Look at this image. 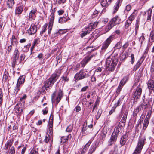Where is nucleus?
Segmentation results:
<instances>
[{"mask_svg": "<svg viewBox=\"0 0 154 154\" xmlns=\"http://www.w3.org/2000/svg\"><path fill=\"white\" fill-rule=\"evenodd\" d=\"M118 61V59L115 57L110 56L108 57L106 61V70L111 71H114Z\"/></svg>", "mask_w": 154, "mask_h": 154, "instance_id": "obj_1", "label": "nucleus"}, {"mask_svg": "<svg viewBox=\"0 0 154 154\" xmlns=\"http://www.w3.org/2000/svg\"><path fill=\"white\" fill-rule=\"evenodd\" d=\"M145 139L140 138L139 140L137 145L133 154H140L144 146Z\"/></svg>", "mask_w": 154, "mask_h": 154, "instance_id": "obj_2", "label": "nucleus"}, {"mask_svg": "<svg viewBox=\"0 0 154 154\" xmlns=\"http://www.w3.org/2000/svg\"><path fill=\"white\" fill-rule=\"evenodd\" d=\"M56 94V91H55L51 95V100L53 102H54L56 100L58 103L60 101L63 97V91L61 89H59L58 92V95L55 98Z\"/></svg>", "mask_w": 154, "mask_h": 154, "instance_id": "obj_3", "label": "nucleus"}, {"mask_svg": "<svg viewBox=\"0 0 154 154\" xmlns=\"http://www.w3.org/2000/svg\"><path fill=\"white\" fill-rule=\"evenodd\" d=\"M90 75L86 73L83 70H81L75 75L74 79L76 81L89 77Z\"/></svg>", "mask_w": 154, "mask_h": 154, "instance_id": "obj_4", "label": "nucleus"}, {"mask_svg": "<svg viewBox=\"0 0 154 154\" xmlns=\"http://www.w3.org/2000/svg\"><path fill=\"white\" fill-rule=\"evenodd\" d=\"M142 92V89L139 85L134 90L132 97L134 99L137 100L140 97ZM137 101V100H136Z\"/></svg>", "mask_w": 154, "mask_h": 154, "instance_id": "obj_5", "label": "nucleus"}, {"mask_svg": "<svg viewBox=\"0 0 154 154\" xmlns=\"http://www.w3.org/2000/svg\"><path fill=\"white\" fill-rule=\"evenodd\" d=\"M143 102L141 104L140 108L142 109L146 110L149 108L150 107V102L149 100L145 99V96L144 95L143 97Z\"/></svg>", "mask_w": 154, "mask_h": 154, "instance_id": "obj_6", "label": "nucleus"}, {"mask_svg": "<svg viewBox=\"0 0 154 154\" xmlns=\"http://www.w3.org/2000/svg\"><path fill=\"white\" fill-rule=\"evenodd\" d=\"M53 115L51 114L48 123V132H49V133L51 135L53 133Z\"/></svg>", "mask_w": 154, "mask_h": 154, "instance_id": "obj_7", "label": "nucleus"}, {"mask_svg": "<svg viewBox=\"0 0 154 154\" xmlns=\"http://www.w3.org/2000/svg\"><path fill=\"white\" fill-rule=\"evenodd\" d=\"M61 73L60 70H58L56 73H53L49 79L54 84L58 79Z\"/></svg>", "mask_w": 154, "mask_h": 154, "instance_id": "obj_8", "label": "nucleus"}, {"mask_svg": "<svg viewBox=\"0 0 154 154\" xmlns=\"http://www.w3.org/2000/svg\"><path fill=\"white\" fill-rule=\"evenodd\" d=\"M24 107L21 103L17 104L14 108L15 113L18 114H21L22 113Z\"/></svg>", "mask_w": 154, "mask_h": 154, "instance_id": "obj_9", "label": "nucleus"}, {"mask_svg": "<svg viewBox=\"0 0 154 154\" xmlns=\"http://www.w3.org/2000/svg\"><path fill=\"white\" fill-rule=\"evenodd\" d=\"M113 37V36L111 35L106 40L102 47V49L105 50L107 48L111 41L112 40Z\"/></svg>", "mask_w": 154, "mask_h": 154, "instance_id": "obj_10", "label": "nucleus"}, {"mask_svg": "<svg viewBox=\"0 0 154 154\" xmlns=\"http://www.w3.org/2000/svg\"><path fill=\"white\" fill-rule=\"evenodd\" d=\"M53 84L54 83L48 79L45 81L43 88H45L46 90H48V88H50Z\"/></svg>", "mask_w": 154, "mask_h": 154, "instance_id": "obj_11", "label": "nucleus"}, {"mask_svg": "<svg viewBox=\"0 0 154 154\" xmlns=\"http://www.w3.org/2000/svg\"><path fill=\"white\" fill-rule=\"evenodd\" d=\"M37 11L36 8H33L30 12L28 16V19L29 20H32L33 18L35 16V14Z\"/></svg>", "mask_w": 154, "mask_h": 154, "instance_id": "obj_12", "label": "nucleus"}, {"mask_svg": "<svg viewBox=\"0 0 154 154\" xmlns=\"http://www.w3.org/2000/svg\"><path fill=\"white\" fill-rule=\"evenodd\" d=\"M50 20L48 24V29H52L53 24L54 23V14L52 12L51 14L50 15Z\"/></svg>", "mask_w": 154, "mask_h": 154, "instance_id": "obj_13", "label": "nucleus"}, {"mask_svg": "<svg viewBox=\"0 0 154 154\" xmlns=\"http://www.w3.org/2000/svg\"><path fill=\"white\" fill-rule=\"evenodd\" d=\"M122 127V125L119 124L117 127L115 128L114 130L112 133V135H113L114 136L117 137L119 132L121 130V127Z\"/></svg>", "mask_w": 154, "mask_h": 154, "instance_id": "obj_14", "label": "nucleus"}, {"mask_svg": "<svg viewBox=\"0 0 154 154\" xmlns=\"http://www.w3.org/2000/svg\"><path fill=\"white\" fill-rule=\"evenodd\" d=\"M148 86L149 89L154 91V78L148 81Z\"/></svg>", "mask_w": 154, "mask_h": 154, "instance_id": "obj_15", "label": "nucleus"}, {"mask_svg": "<svg viewBox=\"0 0 154 154\" xmlns=\"http://www.w3.org/2000/svg\"><path fill=\"white\" fill-rule=\"evenodd\" d=\"M97 145L96 144L93 143L90 147L88 154H92L95 151L97 147Z\"/></svg>", "mask_w": 154, "mask_h": 154, "instance_id": "obj_16", "label": "nucleus"}, {"mask_svg": "<svg viewBox=\"0 0 154 154\" xmlns=\"http://www.w3.org/2000/svg\"><path fill=\"white\" fill-rule=\"evenodd\" d=\"M117 138V137L112 134L110 139L108 142L109 145L110 146L114 143L116 141Z\"/></svg>", "mask_w": 154, "mask_h": 154, "instance_id": "obj_17", "label": "nucleus"}, {"mask_svg": "<svg viewBox=\"0 0 154 154\" xmlns=\"http://www.w3.org/2000/svg\"><path fill=\"white\" fill-rule=\"evenodd\" d=\"M137 14V11H134L128 18L127 20H129L131 22H132L136 16Z\"/></svg>", "mask_w": 154, "mask_h": 154, "instance_id": "obj_18", "label": "nucleus"}, {"mask_svg": "<svg viewBox=\"0 0 154 154\" xmlns=\"http://www.w3.org/2000/svg\"><path fill=\"white\" fill-rule=\"evenodd\" d=\"M16 0H8L7 2V6L9 8H11L13 7Z\"/></svg>", "mask_w": 154, "mask_h": 154, "instance_id": "obj_19", "label": "nucleus"}, {"mask_svg": "<svg viewBox=\"0 0 154 154\" xmlns=\"http://www.w3.org/2000/svg\"><path fill=\"white\" fill-rule=\"evenodd\" d=\"M121 5V4L119 2H116L114 5L113 8V14L116 13L118 11L119 7Z\"/></svg>", "mask_w": 154, "mask_h": 154, "instance_id": "obj_20", "label": "nucleus"}, {"mask_svg": "<svg viewBox=\"0 0 154 154\" xmlns=\"http://www.w3.org/2000/svg\"><path fill=\"white\" fill-rule=\"evenodd\" d=\"M127 114L128 111H126L120 121V122L122 123L124 125H125V122L127 117Z\"/></svg>", "mask_w": 154, "mask_h": 154, "instance_id": "obj_21", "label": "nucleus"}, {"mask_svg": "<svg viewBox=\"0 0 154 154\" xmlns=\"http://www.w3.org/2000/svg\"><path fill=\"white\" fill-rule=\"evenodd\" d=\"M23 6L20 5L18 7H16L15 11L16 14H21L23 11Z\"/></svg>", "mask_w": 154, "mask_h": 154, "instance_id": "obj_22", "label": "nucleus"}, {"mask_svg": "<svg viewBox=\"0 0 154 154\" xmlns=\"http://www.w3.org/2000/svg\"><path fill=\"white\" fill-rule=\"evenodd\" d=\"M25 76L24 75H22L20 76L18 80L17 84H18L20 85L23 84L25 81Z\"/></svg>", "mask_w": 154, "mask_h": 154, "instance_id": "obj_23", "label": "nucleus"}, {"mask_svg": "<svg viewBox=\"0 0 154 154\" xmlns=\"http://www.w3.org/2000/svg\"><path fill=\"white\" fill-rule=\"evenodd\" d=\"M127 136L126 134L122 136L120 140V143L122 146L124 145L126 142Z\"/></svg>", "mask_w": 154, "mask_h": 154, "instance_id": "obj_24", "label": "nucleus"}, {"mask_svg": "<svg viewBox=\"0 0 154 154\" xmlns=\"http://www.w3.org/2000/svg\"><path fill=\"white\" fill-rule=\"evenodd\" d=\"M98 24V22H95L94 23H91L89 24L88 29H95Z\"/></svg>", "mask_w": 154, "mask_h": 154, "instance_id": "obj_25", "label": "nucleus"}, {"mask_svg": "<svg viewBox=\"0 0 154 154\" xmlns=\"http://www.w3.org/2000/svg\"><path fill=\"white\" fill-rule=\"evenodd\" d=\"M13 144V140H8L5 145V149L6 150L8 148L11 146Z\"/></svg>", "mask_w": 154, "mask_h": 154, "instance_id": "obj_26", "label": "nucleus"}, {"mask_svg": "<svg viewBox=\"0 0 154 154\" xmlns=\"http://www.w3.org/2000/svg\"><path fill=\"white\" fill-rule=\"evenodd\" d=\"M19 53L18 49L16 48L14 53L13 58L14 60H16L17 59H18L19 56Z\"/></svg>", "mask_w": 154, "mask_h": 154, "instance_id": "obj_27", "label": "nucleus"}, {"mask_svg": "<svg viewBox=\"0 0 154 154\" xmlns=\"http://www.w3.org/2000/svg\"><path fill=\"white\" fill-rule=\"evenodd\" d=\"M128 79V77L127 76H125L121 81L120 84L123 86L126 83Z\"/></svg>", "mask_w": 154, "mask_h": 154, "instance_id": "obj_28", "label": "nucleus"}, {"mask_svg": "<svg viewBox=\"0 0 154 154\" xmlns=\"http://www.w3.org/2000/svg\"><path fill=\"white\" fill-rule=\"evenodd\" d=\"M53 133L51 134H51L49 133V132H48L47 133V134L45 136V139L44 140V141L45 143L48 142L50 139L51 138V137Z\"/></svg>", "mask_w": 154, "mask_h": 154, "instance_id": "obj_29", "label": "nucleus"}, {"mask_svg": "<svg viewBox=\"0 0 154 154\" xmlns=\"http://www.w3.org/2000/svg\"><path fill=\"white\" fill-rule=\"evenodd\" d=\"M149 120L144 119L142 129L143 132H144L146 128L149 124Z\"/></svg>", "mask_w": 154, "mask_h": 154, "instance_id": "obj_30", "label": "nucleus"}, {"mask_svg": "<svg viewBox=\"0 0 154 154\" xmlns=\"http://www.w3.org/2000/svg\"><path fill=\"white\" fill-rule=\"evenodd\" d=\"M141 109L140 106L137 107L134 110L133 112V116L134 117L136 116L139 112L141 110Z\"/></svg>", "mask_w": 154, "mask_h": 154, "instance_id": "obj_31", "label": "nucleus"}, {"mask_svg": "<svg viewBox=\"0 0 154 154\" xmlns=\"http://www.w3.org/2000/svg\"><path fill=\"white\" fill-rule=\"evenodd\" d=\"M90 60L87 57H85L82 61L81 64L82 66H84L85 65L89 62Z\"/></svg>", "mask_w": 154, "mask_h": 154, "instance_id": "obj_32", "label": "nucleus"}, {"mask_svg": "<svg viewBox=\"0 0 154 154\" xmlns=\"http://www.w3.org/2000/svg\"><path fill=\"white\" fill-rule=\"evenodd\" d=\"M70 137V138L71 137V135H69L67 137H66L65 138L64 137H62L61 139V141L60 142L61 143H65L66 142L67 140H68V138H69Z\"/></svg>", "mask_w": 154, "mask_h": 154, "instance_id": "obj_33", "label": "nucleus"}, {"mask_svg": "<svg viewBox=\"0 0 154 154\" xmlns=\"http://www.w3.org/2000/svg\"><path fill=\"white\" fill-rule=\"evenodd\" d=\"M119 20V17L118 16H116L111 20V23H112V22H114L116 23V24H118L119 23V21L118 20Z\"/></svg>", "mask_w": 154, "mask_h": 154, "instance_id": "obj_34", "label": "nucleus"}, {"mask_svg": "<svg viewBox=\"0 0 154 154\" xmlns=\"http://www.w3.org/2000/svg\"><path fill=\"white\" fill-rule=\"evenodd\" d=\"M142 63V62L140 61V60H139L136 63V65L134 66V69L135 70H137L140 66Z\"/></svg>", "mask_w": 154, "mask_h": 154, "instance_id": "obj_35", "label": "nucleus"}, {"mask_svg": "<svg viewBox=\"0 0 154 154\" xmlns=\"http://www.w3.org/2000/svg\"><path fill=\"white\" fill-rule=\"evenodd\" d=\"M91 30H87V31H83V32H82L81 34V38H83L86 35L88 34H89L90 32L91 31Z\"/></svg>", "mask_w": 154, "mask_h": 154, "instance_id": "obj_36", "label": "nucleus"}, {"mask_svg": "<svg viewBox=\"0 0 154 154\" xmlns=\"http://www.w3.org/2000/svg\"><path fill=\"white\" fill-rule=\"evenodd\" d=\"M67 20L66 17H61L59 19V22L61 23H63L66 22Z\"/></svg>", "mask_w": 154, "mask_h": 154, "instance_id": "obj_37", "label": "nucleus"}, {"mask_svg": "<svg viewBox=\"0 0 154 154\" xmlns=\"http://www.w3.org/2000/svg\"><path fill=\"white\" fill-rule=\"evenodd\" d=\"M108 3L106 0H103L101 2V5L103 7H106L109 5Z\"/></svg>", "mask_w": 154, "mask_h": 154, "instance_id": "obj_38", "label": "nucleus"}, {"mask_svg": "<svg viewBox=\"0 0 154 154\" xmlns=\"http://www.w3.org/2000/svg\"><path fill=\"white\" fill-rule=\"evenodd\" d=\"M87 129V127H83L82 129V134L83 135H85V134H87L88 133V132L86 131L85 132Z\"/></svg>", "mask_w": 154, "mask_h": 154, "instance_id": "obj_39", "label": "nucleus"}, {"mask_svg": "<svg viewBox=\"0 0 154 154\" xmlns=\"http://www.w3.org/2000/svg\"><path fill=\"white\" fill-rule=\"evenodd\" d=\"M20 85L18 84H16V86L15 88V92L14 93L15 94H17V93L20 90Z\"/></svg>", "mask_w": 154, "mask_h": 154, "instance_id": "obj_40", "label": "nucleus"}, {"mask_svg": "<svg viewBox=\"0 0 154 154\" xmlns=\"http://www.w3.org/2000/svg\"><path fill=\"white\" fill-rule=\"evenodd\" d=\"M8 76V72L5 71L3 75V80L6 81L7 79Z\"/></svg>", "mask_w": 154, "mask_h": 154, "instance_id": "obj_41", "label": "nucleus"}, {"mask_svg": "<svg viewBox=\"0 0 154 154\" xmlns=\"http://www.w3.org/2000/svg\"><path fill=\"white\" fill-rule=\"evenodd\" d=\"M111 22V21L109 22V23L108 26H109V28L108 29H109V28L110 29H111V28L115 26V25H116V23H115L114 22H112V23Z\"/></svg>", "mask_w": 154, "mask_h": 154, "instance_id": "obj_42", "label": "nucleus"}, {"mask_svg": "<svg viewBox=\"0 0 154 154\" xmlns=\"http://www.w3.org/2000/svg\"><path fill=\"white\" fill-rule=\"evenodd\" d=\"M111 22V21L109 22V23L108 26H109V28L108 29H109V28L110 29H111V28L115 26V25H116V23H115L114 22H112V23Z\"/></svg>", "mask_w": 154, "mask_h": 154, "instance_id": "obj_43", "label": "nucleus"}, {"mask_svg": "<svg viewBox=\"0 0 154 154\" xmlns=\"http://www.w3.org/2000/svg\"><path fill=\"white\" fill-rule=\"evenodd\" d=\"M91 144V142L90 141H88L84 146L83 149L85 151H86L87 149L88 148Z\"/></svg>", "mask_w": 154, "mask_h": 154, "instance_id": "obj_44", "label": "nucleus"}, {"mask_svg": "<svg viewBox=\"0 0 154 154\" xmlns=\"http://www.w3.org/2000/svg\"><path fill=\"white\" fill-rule=\"evenodd\" d=\"M37 31V29H28L27 32L29 34H33L35 33Z\"/></svg>", "mask_w": 154, "mask_h": 154, "instance_id": "obj_45", "label": "nucleus"}, {"mask_svg": "<svg viewBox=\"0 0 154 154\" xmlns=\"http://www.w3.org/2000/svg\"><path fill=\"white\" fill-rule=\"evenodd\" d=\"M73 129V125H69L66 129V131L67 132H69L72 131Z\"/></svg>", "mask_w": 154, "mask_h": 154, "instance_id": "obj_46", "label": "nucleus"}, {"mask_svg": "<svg viewBox=\"0 0 154 154\" xmlns=\"http://www.w3.org/2000/svg\"><path fill=\"white\" fill-rule=\"evenodd\" d=\"M122 98H119L118 101L117 103L116 104H115V107H116L117 106H119L121 103L122 102Z\"/></svg>", "mask_w": 154, "mask_h": 154, "instance_id": "obj_47", "label": "nucleus"}, {"mask_svg": "<svg viewBox=\"0 0 154 154\" xmlns=\"http://www.w3.org/2000/svg\"><path fill=\"white\" fill-rule=\"evenodd\" d=\"M132 22H131L129 20H127L126 22L125 25V28H128L129 26L131 24Z\"/></svg>", "mask_w": 154, "mask_h": 154, "instance_id": "obj_48", "label": "nucleus"}, {"mask_svg": "<svg viewBox=\"0 0 154 154\" xmlns=\"http://www.w3.org/2000/svg\"><path fill=\"white\" fill-rule=\"evenodd\" d=\"M123 86H122V85H121L120 84H119L118 87V88H117V89L116 91V93L117 94H119L121 91V90L122 89V87H123Z\"/></svg>", "mask_w": 154, "mask_h": 154, "instance_id": "obj_49", "label": "nucleus"}, {"mask_svg": "<svg viewBox=\"0 0 154 154\" xmlns=\"http://www.w3.org/2000/svg\"><path fill=\"white\" fill-rule=\"evenodd\" d=\"M151 112H149L146 116V117L145 119L149 121L150 117L151 116Z\"/></svg>", "mask_w": 154, "mask_h": 154, "instance_id": "obj_50", "label": "nucleus"}, {"mask_svg": "<svg viewBox=\"0 0 154 154\" xmlns=\"http://www.w3.org/2000/svg\"><path fill=\"white\" fill-rule=\"evenodd\" d=\"M15 148L14 147L12 146L10 149L9 154H15Z\"/></svg>", "mask_w": 154, "mask_h": 154, "instance_id": "obj_51", "label": "nucleus"}, {"mask_svg": "<svg viewBox=\"0 0 154 154\" xmlns=\"http://www.w3.org/2000/svg\"><path fill=\"white\" fill-rule=\"evenodd\" d=\"M3 96V94L2 93V90L0 89V103H2Z\"/></svg>", "mask_w": 154, "mask_h": 154, "instance_id": "obj_52", "label": "nucleus"}, {"mask_svg": "<svg viewBox=\"0 0 154 154\" xmlns=\"http://www.w3.org/2000/svg\"><path fill=\"white\" fill-rule=\"evenodd\" d=\"M151 12H152V11H148V16H147V20H150L151 18Z\"/></svg>", "mask_w": 154, "mask_h": 154, "instance_id": "obj_53", "label": "nucleus"}, {"mask_svg": "<svg viewBox=\"0 0 154 154\" xmlns=\"http://www.w3.org/2000/svg\"><path fill=\"white\" fill-rule=\"evenodd\" d=\"M131 63L133 64L134 63L135 61L134 54H132L131 55Z\"/></svg>", "mask_w": 154, "mask_h": 154, "instance_id": "obj_54", "label": "nucleus"}, {"mask_svg": "<svg viewBox=\"0 0 154 154\" xmlns=\"http://www.w3.org/2000/svg\"><path fill=\"white\" fill-rule=\"evenodd\" d=\"M122 47V43L120 42H118L116 45V47L117 49H120Z\"/></svg>", "mask_w": 154, "mask_h": 154, "instance_id": "obj_55", "label": "nucleus"}, {"mask_svg": "<svg viewBox=\"0 0 154 154\" xmlns=\"http://www.w3.org/2000/svg\"><path fill=\"white\" fill-rule=\"evenodd\" d=\"M149 42L152 43L154 42V36H152L151 35L149 36Z\"/></svg>", "mask_w": 154, "mask_h": 154, "instance_id": "obj_56", "label": "nucleus"}, {"mask_svg": "<svg viewBox=\"0 0 154 154\" xmlns=\"http://www.w3.org/2000/svg\"><path fill=\"white\" fill-rule=\"evenodd\" d=\"M43 56V55L42 53H40L38 54V55L37 57L39 60H41L42 59Z\"/></svg>", "mask_w": 154, "mask_h": 154, "instance_id": "obj_57", "label": "nucleus"}, {"mask_svg": "<svg viewBox=\"0 0 154 154\" xmlns=\"http://www.w3.org/2000/svg\"><path fill=\"white\" fill-rule=\"evenodd\" d=\"M145 40V38L143 36H141L139 38V41L142 44Z\"/></svg>", "mask_w": 154, "mask_h": 154, "instance_id": "obj_58", "label": "nucleus"}, {"mask_svg": "<svg viewBox=\"0 0 154 154\" xmlns=\"http://www.w3.org/2000/svg\"><path fill=\"white\" fill-rule=\"evenodd\" d=\"M24 48H26V49L25 50H24V49H23V51L24 52H27L28 51L29 48V46L28 45H27L24 46Z\"/></svg>", "mask_w": 154, "mask_h": 154, "instance_id": "obj_59", "label": "nucleus"}, {"mask_svg": "<svg viewBox=\"0 0 154 154\" xmlns=\"http://www.w3.org/2000/svg\"><path fill=\"white\" fill-rule=\"evenodd\" d=\"M131 6L129 5H128L126 6L125 10L127 11H129L131 9Z\"/></svg>", "mask_w": 154, "mask_h": 154, "instance_id": "obj_60", "label": "nucleus"}, {"mask_svg": "<svg viewBox=\"0 0 154 154\" xmlns=\"http://www.w3.org/2000/svg\"><path fill=\"white\" fill-rule=\"evenodd\" d=\"M109 19L108 18H103L102 19V22L104 23H106L108 21Z\"/></svg>", "mask_w": 154, "mask_h": 154, "instance_id": "obj_61", "label": "nucleus"}, {"mask_svg": "<svg viewBox=\"0 0 154 154\" xmlns=\"http://www.w3.org/2000/svg\"><path fill=\"white\" fill-rule=\"evenodd\" d=\"M38 151H36L34 150H32L29 153V154H38Z\"/></svg>", "mask_w": 154, "mask_h": 154, "instance_id": "obj_62", "label": "nucleus"}, {"mask_svg": "<svg viewBox=\"0 0 154 154\" xmlns=\"http://www.w3.org/2000/svg\"><path fill=\"white\" fill-rule=\"evenodd\" d=\"M62 80L65 82H68L69 80V78L67 76L62 77Z\"/></svg>", "mask_w": 154, "mask_h": 154, "instance_id": "obj_63", "label": "nucleus"}, {"mask_svg": "<svg viewBox=\"0 0 154 154\" xmlns=\"http://www.w3.org/2000/svg\"><path fill=\"white\" fill-rule=\"evenodd\" d=\"M128 45L129 44L128 42H126L125 43L122 47V48L124 50H125V49H126L128 46Z\"/></svg>", "mask_w": 154, "mask_h": 154, "instance_id": "obj_64", "label": "nucleus"}]
</instances>
